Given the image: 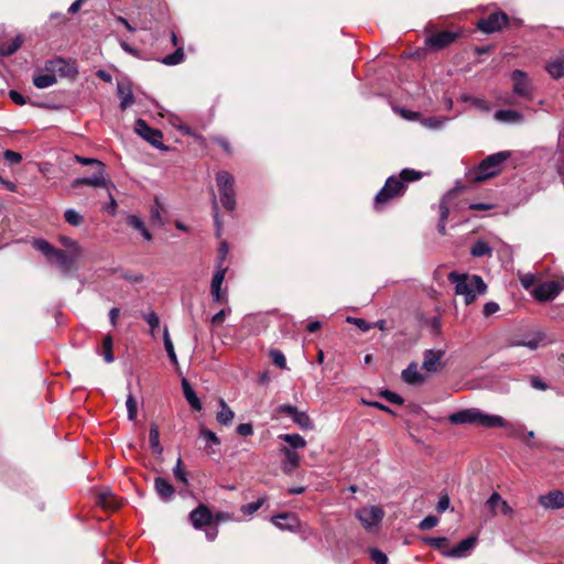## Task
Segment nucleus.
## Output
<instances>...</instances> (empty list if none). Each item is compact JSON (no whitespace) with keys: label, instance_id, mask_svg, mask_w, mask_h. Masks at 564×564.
<instances>
[{"label":"nucleus","instance_id":"obj_1","mask_svg":"<svg viewBox=\"0 0 564 564\" xmlns=\"http://www.w3.org/2000/svg\"><path fill=\"white\" fill-rule=\"evenodd\" d=\"M453 424H476L482 427H503L513 430V425L502 416L487 414L477 408L459 410L448 417Z\"/></svg>","mask_w":564,"mask_h":564},{"label":"nucleus","instance_id":"obj_2","mask_svg":"<svg viewBox=\"0 0 564 564\" xmlns=\"http://www.w3.org/2000/svg\"><path fill=\"white\" fill-rule=\"evenodd\" d=\"M448 281L455 285V293L464 296L466 305L471 304L478 295H482L487 291V284L481 276L476 274L451 272Z\"/></svg>","mask_w":564,"mask_h":564},{"label":"nucleus","instance_id":"obj_3","mask_svg":"<svg viewBox=\"0 0 564 564\" xmlns=\"http://www.w3.org/2000/svg\"><path fill=\"white\" fill-rule=\"evenodd\" d=\"M421 173L411 169H404L399 176L392 175L388 177L384 186L375 197V205L378 208L390 199L401 196L406 187V183L421 178Z\"/></svg>","mask_w":564,"mask_h":564},{"label":"nucleus","instance_id":"obj_4","mask_svg":"<svg viewBox=\"0 0 564 564\" xmlns=\"http://www.w3.org/2000/svg\"><path fill=\"white\" fill-rule=\"evenodd\" d=\"M510 158L509 151H501L488 155L482 160L478 167L470 172L471 181L476 183L484 182L490 177L498 175L501 172L502 164Z\"/></svg>","mask_w":564,"mask_h":564},{"label":"nucleus","instance_id":"obj_5","mask_svg":"<svg viewBox=\"0 0 564 564\" xmlns=\"http://www.w3.org/2000/svg\"><path fill=\"white\" fill-rule=\"evenodd\" d=\"M216 183L219 191L221 205L229 212L236 207V195L234 189V177L230 173L221 171L216 175Z\"/></svg>","mask_w":564,"mask_h":564},{"label":"nucleus","instance_id":"obj_6","mask_svg":"<svg viewBox=\"0 0 564 564\" xmlns=\"http://www.w3.org/2000/svg\"><path fill=\"white\" fill-rule=\"evenodd\" d=\"M364 529L372 533L377 531L383 520L384 511L378 506H366L355 512Z\"/></svg>","mask_w":564,"mask_h":564},{"label":"nucleus","instance_id":"obj_7","mask_svg":"<svg viewBox=\"0 0 564 564\" xmlns=\"http://www.w3.org/2000/svg\"><path fill=\"white\" fill-rule=\"evenodd\" d=\"M511 79L512 91L516 96L521 97L525 100H531L533 98L532 83L524 72L520 69L513 70L511 74Z\"/></svg>","mask_w":564,"mask_h":564},{"label":"nucleus","instance_id":"obj_8","mask_svg":"<svg viewBox=\"0 0 564 564\" xmlns=\"http://www.w3.org/2000/svg\"><path fill=\"white\" fill-rule=\"evenodd\" d=\"M134 131L156 149L165 150L160 130L151 128L143 119L135 121Z\"/></svg>","mask_w":564,"mask_h":564},{"label":"nucleus","instance_id":"obj_9","mask_svg":"<svg viewBox=\"0 0 564 564\" xmlns=\"http://www.w3.org/2000/svg\"><path fill=\"white\" fill-rule=\"evenodd\" d=\"M45 72H51L54 77H69L77 73L75 64L62 57L50 59L44 65Z\"/></svg>","mask_w":564,"mask_h":564},{"label":"nucleus","instance_id":"obj_10","mask_svg":"<svg viewBox=\"0 0 564 564\" xmlns=\"http://www.w3.org/2000/svg\"><path fill=\"white\" fill-rule=\"evenodd\" d=\"M227 269L221 265V263H217L216 271L213 275L210 283V294L215 302L227 303V292L226 290H221V285L225 280Z\"/></svg>","mask_w":564,"mask_h":564},{"label":"nucleus","instance_id":"obj_11","mask_svg":"<svg viewBox=\"0 0 564 564\" xmlns=\"http://www.w3.org/2000/svg\"><path fill=\"white\" fill-rule=\"evenodd\" d=\"M82 254L83 252L64 251L57 249L54 258L57 260L62 273L67 275L72 271H76L78 269L77 262Z\"/></svg>","mask_w":564,"mask_h":564},{"label":"nucleus","instance_id":"obj_12","mask_svg":"<svg viewBox=\"0 0 564 564\" xmlns=\"http://www.w3.org/2000/svg\"><path fill=\"white\" fill-rule=\"evenodd\" d=\"M508 23V15L503 12H495L486 19L478 21L477 26L484 33L500 31Z\"/></svg>","mask_w":564,"mask_h":564},{"label":"nucleus","instance_id":"obj_13","mask_svg":"<svg viewBox=\"0 0 564 564\" xmlns=\"http://www.w3.org/2000/svg\"><path fill=\"white\" fill-rule=\"evenodd\" d=\"M83 185H89V186H94V187H104L108 192L110 191V187L113 186L112 183L106 178L105 169L97 170L96 173L89 177H78L72 182L73 188H78Z\"/></svg>","mask_w":564,"mask_h":564},{"label":"nucleus","instance_id":"obj_14","mask_svg":"<svg viewBox=\"0 0 564 564\" xmlns=\"http://www.w3.org/2000/svg\"><path fill=\"white\" fill-rule=\"evenodd\" d=\"M477 539L469 536L459 542L455 547L451 550H444L443 555L446 557L463 558L469 555L476 545Z\"/></svg>","mask_w":564,"mask_h":564},{"label":"nucleus","instance_id":"obj_15","mask_svg":"<svg viewBox=\"0 0 564 564\" xmlns=\"http://www.w3.org/2000/svg\"><path fill=\"white\" fill-rule=\"evenodd\" d=\"M486 506L489 508L492 516L503 514L511 516L513 510L509 503L502 499L498 492H494L487 500Z\"/></svg>","mask_w":564,"mask_h":564},{"label":"nucleus","instance_id":"obj_16","mask_svg":"<svg viewBox=\"0 0 564 564\" xmlns=\"http://www.w3.org/2000/svg\"><path fill=\"white\" fill-rule=\"evenodd\" d=\"M561 291V288L555 281H547L539 284L534 291L533 295L539 301H549L554 299Z\"/></svg>","mask_w":564,"mask_h":564},{"label":"nucleus","instance_id":"obj_17","mask_svg":"<svg viewBox=\"0 0 564 564\" xmlns=\"http://www.w3.org/2000/svg\"><path fill=\"white\" fill-rule=\"evenodd\" d=\"M213 514L210 510L200 505L189 513V520L195 529H199L203 525L210 523Z\"/></svg>","mask_w":564,"mask_h":564},{"label":"nucleus","instance_id":"obj_18","mask_svg":"<svg viewBox=\"0 0 564 564\" xmlns=\"http://www.w3.org/2000/svg\"><path fill=\"white\" fill-rule=\"evenodd\" d=\"M444 356L443 350L427 349L424 352L422 368L427 372H435L440 368L441 359Z\"/></svg>","mask_w":564,"mask_h":564},{"label":"nucleus","instance_id":"obj_19","mask_svg":"<svg viewBox=\"0 0 564 564\" xmlns=\"http://www.w3.org/2000/svg\"><path fill=\"white\" fill-rule=\"evenodd\" d=\"M540 503L547 509H561L564 507V494L558 490L540 496Z\"/></svg>","mask_w":564,"mask_h":564},{"label":"nucleus","instance_id":"obj_20","mask_svg":"<svg viewBox=\"0 0 564 564\" xmlns=\"http://www.w3.org/2000/svg\"><path fill=\"white\" fill-rule=\"evenodd\" d=\"M199 437L204 441L205 449L208 455H213L217 452L220 440L213 431L202 426L199 429Z\"/></svg>","mask_w":564,"mask_h":564},{"label":"nucleus","instance_id":"obj_21","mask_svg":"<svg viewBox=\"0 0 564 564\" xmlns=\"http://www.w3.org/2000/svg\"><path fill=\"white\" fill-rule=\"evenodd\" d=\"M455 39V33L449 31H443L427 37L426 43L432 47L442 48L453 43Z\"/></svg>","mask_w":564,"mask_h":564},{"label":"nucleus","instance_id":"obj_22","mask_svg":"<svg viewBox=\"0 0 564 564\" xmlns=\"http://www.w3.org/2000/svg\"><path fill=\"white\" fill-rule=\"evenodd\" d=\"M154 489L160 499L163 501H170L175 494L174 487L165 478L162 477L154 478Z\"/></svg>","mask_w":564,"mask_h":564},{"label":"nucleus","instance_id":"obj_23","mask_svg":"<svg viewBox=\"0 0 564 564\" xmlns=\"http://www.w3.org/2000/svg\"><path fill=\"white\" fill-rule=\"evenodd\" d=\"M546 70L554 79L564 76V51L549 61Z\"/></svg>","mask_w":564,"mask_h":564},{"label":"nucleus","instance_id":"obj_24","mask_svg":"<svg viewBox=\"0 0 564 564\" xmlns=\"http://www.w3.org/2000/svg\"><path fill=\"white\" fill-rule=\"evenodd\" d=\"M271 522L281 530L293 531L297 527V519L290 513H281L271 518Z\"/></svg>","mask_w":564,"mask_h":564},{"label":"nucleus","instance_id":"obj_25","mask_svg":"<svg viewBox=\"0 0 564 564\" xmlns=\"http://www.w3.org/2000/svg\"><path fill=\"white\" fill-rule=\"evenodd\" d=\"M495 119L505 123H522L524 118L523 116L517 111L511 109H501L495 112Z\"/></svg>","mask_w":564,"mask_h":564},{"label":"nucleus","instance_id":"obj_26","mask_svg":"<svg viewBox=\"0 0 564 564\" xmlns=\"http://www.w3.org/2000/svg\"><path fill=\"white\" fill-rule=\"evenodd\" d=\"M402 379L409 384H417L425 381V377L420 373L416 362H411L403 371Z\"/></svg>","mask_w":564,"mask_h":564},{"label":"nucleus","instance_id":"obj_27","mask_svg":"<svg viewBox=\"0 0 564 564\" xmlns=\"http://www.w3.org/2000/svg\"><path fill=\"white\" fill-rule=\"evenodd\" d=\"M117 91L120 97V108L122 110H126L134 102V96L132 94V90L128 84L124 83H118L117 85Z\"/></svg>","mask_w":564,"mask_h":564},{"label":"nucleus","instance_id":"obj_28","mask_svg":"<svg viewBox=\"0 0 564 564\" xmlns=\"http://www.w3.org/2000/svg\"><path fill=\"white\" fill-rule=\"evenodd\" d=\"M220 410L216 414V420L219 424L228 426L232 423L235 413L234 411L228 406V404L225 402L224 399H220L218 401Z\"/></svg>","mask_w":564,"mask_h":564},{"label":"nucleus","instance_id":"obj_29","mask_svg":"<svg viewBox=\"0 0 564 564\" xmlns=\"http://www.w3.org/2000/svg\"><path fill=\"white\" fill-rule=\"evenodd\" d=\"M452 193H448L446 196L443 197V199L440 203V221L437 225V230L441 235L446 234V220L449 215V206H448V198L451 197Z\"/></svg>","mask_w":564,"mask_h":564},{"label":"nucleus","instance_id":"obj_30","mask_svg":"<svg viewBox=\"0 0 564 564\" xmlns=\"http://www.w3.org/2000/svg\"><path fill=\"white\" fill-rule=\"evenodd\" d=\"M182 389L184 397L189 403V405L196 411L202 410L200 400L198 399L195 391L193 390V388L191 387L189 382L186 379L182 380Z\"/></svg>","mask_w":564,"mask_h":564},{"label":"nucleus","instance_id":"obj_31","mask_svg":"<svg viewBox=\"0 0 564 564\" xmlns=\"http://www.w3.org/2000/svg\"><path fill=\"white\" fill-rule=\"evenodd\" d=\"M55 83L56 78L54 77V74L51 72H45L44 69L43 73H39L33 77V85L40 89L48 88Z\"/></svg>","mask_w":564,"mask_h":564},{"label":"nucleus","instance_id":"obj_32","mask_svg":"<svg viewBox=\"0 0 564 564\" xmlns=\"http://www.w3.org/2000/svg\"><path fill=\"white\" fill-rule=\"evenodd\" d=\"M127 224L138 230L147 241L152 240V235L147 229L143 220L137 215H129L127 217Z\"/></svg>","mask_w":564,"mask_h":564},{"label":"nucleus","instance_id":"obj_33","mask_svg":"<svg viewBox=\"0 0 564 564\" xmlns=\"http://www.w3.org/2000/svg\"><path fill=\"white\" fill-rule=\"evenodd\" d=\"M149 438L152 451L161 455L163 447L160 443V431L156 424H151Z\"/></svg>","mask_w":564,"mask_h":564},{"label":"nucleus","instance_id":"obj_34","mask_svg":"<svg viewBox=\"0 0 564 564\" xmlns=\"http://www.w3.org/2000/svg\"><path fill=\"white\" fill-rule=\"evenodd\" d=\"M163 341H164V348L166 350V354H167L171 362L174 366H178L177 356L175 354L174 346H173L172 339L170 337L167 327H164Z\"/></svg>","mask_w":564,"mask_h":564},{"label":"nucleus","instance_id":"obj_35","mask_svg":"<svg viewBox=\"0 0 564 564\" xmlns=\"http://www.w3.org/2000/svg\"><path fill=\"white\" fill-rule=\"evenodd\" d=\"M33 247L41 251L48 260L54 258L55 252L57 251V249H55L44 239H35L33 241Z\"/></svg>","mask_w":564,"mask_h":564},{"label":"nucleus","instance_id":"obj_36","mask_svg":"<svg viewBox=\"0 0 564 564\" xmlns=\"http://www.w3.org/2000/svg\"><path fill=\"white\" fill-rule=\"evenodd\" d=\"M23 39L21 35L15 36L9 44L0 45V56H9L15 53L22 45Z\"/></svg>","mask_w":564,"mask_h":564},{"label":"nucleus","instance_id":"obj_37","mask_svg":"<svg viewBox=\"0 0 564 564\" xmlns=\"http://www.w3.org/2000/svg\"><path fill=\"white\" fill-rule=\"evenodd\" d=\"M293 422L303 430H313L314 424L310 416L302 411H296L292 416Z\"/></svg>","mask_w":564,"mask_h":564},{"label":"nucleus","instance_id":"obj_38","mask_svg":"<svg viewBox=\"0 0 564 564\" xmlns=\"http://www.w3.org/2000/svg\"><path fill=\"white\" fill-rule=\"evenodd\" d=\"M470 253L474 256V257H484V256H491L492 254V249L490 248V246L484 241V240H477L471 249H470Z\"/></svg>","mask_w":564,"mask_h":564},{"label":"nucleus","instance_id":"obj_39","mask_svg":"<svg viewBox=\"0 0 564 564\" xmlns=\"http://www.w3.org/2000/svg\"><path fill=\"white\" fill-rule=\"evenodd\" d=\"M280 438L286 442L293 448H303L306 446V441L300 434H283Z\"/></svg>","mask_w":564,"mask_h":564},{"label":"nucleus","instance_id":"obj_40","mask_svg":"<svg viewBox=\"0 0 564 564\" xmlns=\"http://www.w3.org/2000/svg\"><path fill=\"white\" fill-rule=\"evenodd\" d=\"M542 340L543 336L540 334H535L529 339L513 341L512 346H523L529 348L530 350H535L540 346Z\"/></svg>","mask_w":564,"mask_h":564},{"label":"nucleus","instance_id":"obj_41","mask_svg":"<svg viewBox=\"0 0 564 564\" xmlns=\"http://www.w3.org/2000/svg\"><path fill=\"white\" fill-rule=\"evenodd\" d=\"M184 59L183 47H178L174 53L166 55L161 59V63L169 66H174L182 63Z\"/></svg>","mask_w":564,"mask_h":564},{"label":"nucleus","instance_id":"obj_42","mask_svg":"<svg viewBox=\"0 0 564 564\" xmlns=\"http://www.w3.org/2000/svg\"><path fill=\"white\" fill-rule=\"evenodd\" d=\"M98 502L106 509H116L118 507V502L110 491L100 492Z\"/></svg>","mask_w":564,"mask_h":564},{"label":"nucleus","instance_id":"obj_43","mask_svg":"<svg viewBox=\"0 0 564 564\" xmlns=\"http://www.w3.org/2000/svg\"><path fill=\"white\" fill-rule=\"evenodd\" d=\"M65 220L72 226H79L83 224V216L75 209L68 208L65 210Z\"/></svg>","mask_w":564,"mask_h":564},{"label":"nucleus","instance_id":"obj_44","mask_svg":"<svg viewBox=\"0 0 564 564\" xmlns=\"http://www.w3.org/2000/svg\"><path fill=\"white\" fill-rule=\"evenodd\" d=\"M126 406L128 411V419L130 421H134L138 413V402L131 393H129L127 397Z\"/></svg>","mask_w":564,"mask_h":564},{"label":"nucleus","instance_id":"obj_45","mask_svg":"<svg viewBox=\"0 0 564 564\" xmlns=\"http://www.w3.org/2000/svg\"><path fill=\"white\" fill-rule=\"evenodd\" d=\"M423 542L432 547L441 550L442 552L445 550V546L448 545V540L444 536L424 538Z\"/></svg>","mask_w":564,"mask_h":564},{"label":"nucleus","instance_id":"obj_46","mask_svg":"<svg viewBox=\"0 0 564 564\" xmlns=\"http://www.w3.org/2000/svg\"><path fill=\"white\" fill-rule=\"evenodd\" d=\"M59 242L66 248L65 251L83 252V248L79 243L69 237L61 236Z\"/></svg>","mask_w":564,"mask_h":564},{"label":"nucleus","instance_id":"obj_47","mask_svg":"<svg viewBox=\"0 0 564 564\" xmlns=\"http://www.w3.org/2000/svg\"><path fill=\"white\" fill-rule=\"evenodd\" d=\"M283 453L285 455V460H286V464L293 469V468H296L299 466V463H300V456L296 452L288 448V447H284L283 448Z\"/></svg>","mask_w":564,"mask_h":564},{"label":"nucleus","instance_id":"obj_48","mask_svg":"<svg viewBox=\"0 0 564 564\" xmlns=\"http://www.w3.org/2000/svg\"><path fill=\"white\" fill-rule=\"evenodd\" d=\"M173 474L177 480H180L183 484H187L188 480H187L186 471L183 468V462H182L181 457H178L176 460V464L173 468Z\"/></svg>","mask_w":564,"mask_h":564},{"label":"nucleus","instance_id":"obj_49","mask_svg":"<svg viewBox=\"0 0 564 564\" xmlns=\"http://www.w3.org/2000/svg\"><path fill=\"white\" fill-rule=\"evenodd\" d=\"M163 209L162 204L160 203L159 198L156 197L154 199V205L151 207V219L154 223H158L160 225L163 224L161 212Z\"/></svg>","mask_w":564,"mask_h":564},{"label":"nucleus","instance_id":"obj_50","mask_svg":"<svg viewBox=\"0 0 564 564\" xmlns=\"http://www.w3.org/2000/svg\"><path fill=\"white\" fill-rule=\"evenodd\" d=\"M264 502H265V499L264 498H260L257 501L243 505L241 507V511L245 514H249L250 516V514L254 513L256 511H258L263 506Z\"/></svg>","mask_w":564,"mask_h":564},{"label":"nucleus","instance_id":"obj_51","mask_svg":"<svg viewBox=\"0 0 564 564\" xmlns=\"http://www.w3.org/2000/svg\"><path fill=\"white\" fill-rule=\"evenodd\" d=\"M143 317H144L145 322L149 324V326L151 327V333L153 334L154 329L156 327H159V324H160V318H159L158 314L154 311H150V312H147L143 315Z\"/></svg>","mask_w":564,"mask_h":564},{"label":"nucleus","instance_id":"obj_52","mask_svg":"<svg viewBox=\"0 0 564 564\" xmlns=\"http://www.w3.org/2000/svg\"><path fill=\"white\" fill-rule=\"evenodd\" d=\"M104 348H105V352H104V358H105V361L110 364L113 361V355H112V351H111V348H112V339L110 336H107L105 337L104 339Z\"/></svg>","mask_w":564,"mask_h":564},{"label":"nucleus","instance_id":"obj_53","mask_svg":"<svg viewBox=\"0 0 564 564\" xmlns=\"http://www.w3.org/2000/svg\"><path fill=\"white\" fill-rule=\"evenodd\" d=\"M75 160L76 162L83 164V165H95L97 166V170H102L105 169V165L102 162H100L99 160L97 159H93V158H84V156H79V155H76L75 156Z\"/></svg>","mask_w":564,"mask_h":564},{"label":"nucleus","instance_id":"obj_54","mask_svg":"<svg viewBox=\"0 0 564 564\" xmlns=\"http://www.w3.org/2000/svg\"><path fill=\"white\" fill-rule=\"evenodd\" d=\"M369 553H370V557L375 562V564H387L388 563L387 555L383 552H381L380 550L370 549Z\"/></svg>","mask_w":564,"mask_h":564},{"label":"nucleus","instance_id":"obj_55","mask_svg":"<svg viewBox=\"0 0 564 564\" xmlns=\"http://www.w3.org/2000/svg\"><path fill=\"white\" fill-rule=\"evenodd\" d=\"M3 158L11 165L19 164L22 161V155L12 150H6L3 152Z\"/></svg>","mask_w":564,"mask_h":564},{"label":"nucleus","instance_id":"obj_56","mask_svg":"<svg viewBox=\"0 0 564 564\" xmlns=\"http://www.w3.org/2000/svg\"><path fill=\"white\" fill-rule=\"evenodd\" d=\"M438 524V518L435 516L425 517L420 523L419 528L421 530H430Z\"/></svg>","mask_w":564,"mask_h":564},{"label":"nucleus","instance_id":"obj_57","mask_svg":"<svg viewBox=\"0 0 564 564\" xmlns=\"http://www.w3.org/2000/svg\"><path fill=\"white\" fill-rule=\"evenodd\" d=\"M386 400H388L389 402L393 403V404H402L403 403V399L401 395H399L398 393L395 392H392V391H389V390H384L380 393Z\"/></svg>","mask_w":564,"mask_h":564},{"label":"nucleus","instance_id":"obj_58","mask_svg":"<svg viewBox=\"0 0 564 564\" xmlns=\"http://www.w3.org/2000/svg\"><path fill=\"white\" fill-rule=\"evenodd\" d=\"M230 307L223 308L212 317L213 325H220L226 319L227 315L230 314Z\"/></svg>","mask_w":564,"mask_h":564},{"label":"nucleus","instance_id":"obj_59","mask_svg":"<svg viewBox=\"0 0 564 564\" xmlns=\"http://www.w3.org/2000/svg\"><path fill=\"white\" fill-rule=\"evenodd\" d=\"M272 361L275 366L280 368H285L286 360L284 355L280 350H272L271 351Z\"/></svg>","mask_w":564,"mask_h":564},{"label":"nucleus","instance_id":"obj_60","mask_svg":"<svg viewBox=\"0 0 564 564\" xmlns=\"http://www.w3.org/2000/svg\"><path fill=\"white\" fill-rule=\"evenodd\" d=\"M449 505H451L449 497L447 494H444L440 497V499L437 501L436 510L438 512H444L449 508Z\"/></svg>","mask_w":564,"mask_h":564},{"label":"nucleus","instance_id":"obj_61","mask_svg":"<svg viewBox=\"0 0 564 564\" xmlns=\"http://www.w3.org/2000/svg\"><path fill=\"white\" fill-rule=\"evenodd\" d=\"M445 121L446 119L444 118H429L423 121V124L427 128L437 129L441 128Z\"/></svg>","mask_w":564,"mask_h":564},{"label":"nucleus","instance_id":"obj_62","mask_svg":"<svg viewBox=\"0 0 564 564\" xmlns=\"http://www.w3.org/2000/svg\"><path fill=\"white\" fill-rule=\"evenodd\" d=\"M499 310H500V307H499L498 303H496V302H487L484 305L482 313H484V316L488 317V316H491L495 313H497Z\"/></svg>","mask_w":564,"mask_h":564},{"label":"nucleus","instance_id":"obj_63","mask_svg":"<svg viewBox=\"0 0 564 564\" xmlns=\"http://www.w3.org/2000/svg\"><path fill=\"white\" fill-rule=\"evenodd\" d=\"M237 433L242 436H249L253 433V426L250 423H242L237 426Z\"/></svg>","mask_w":564,"mask_h":564},{"label":"nucleus","instance_id":"obj_64","mask_svg":"<svg viewBox=\"0 0 564 564\" xmlns=\"http://www.w3.org/2000/svg\"><path fill=\"white\" fill-rule=\"evenodd\" d=\"M473 106L481 111L488 112L490 110V107L488 106L487 101L481 98H473L470 99Z\"/></svg>","mask_w":564,"mask_h":564}]
</instances>
